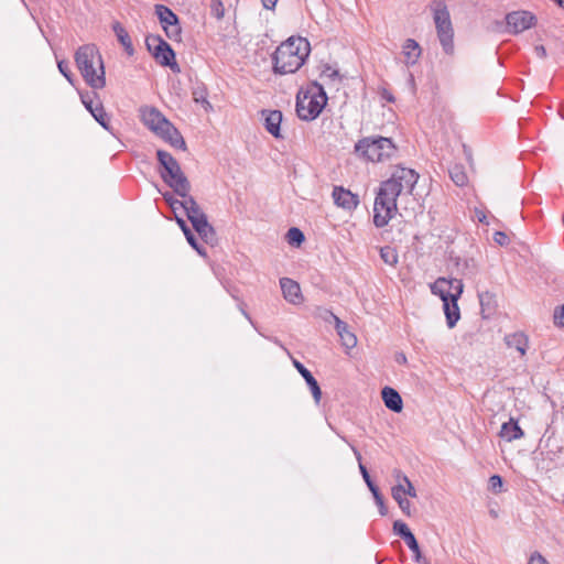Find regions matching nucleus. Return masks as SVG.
I'll return each mask as SVG.
<instances>
[{
    "label": "nucleus",
    "instance_id": "nucleus-1",
    "mask_svg": "<svg viewBox=\"0 0 564 564\" xmlns=\"http://www.w3.org/2000/svg\"><path fill=\"white\" fill-rule=\"evenodd\" d=\"M419 180L413 169L397 166L391 176L381 182L373 204V224L377 228L388 225L398 212L397 199L402 193L412 194Z\"/></svg>",
    "mask_w": 564,
    "mask_h": 564
},
{
    "label": "nucleus",
    "instance_id": "nucleus-2",
    "mask_svg": "<svg viewBox=\"0 0 564 564\" xmlns=\"http://www.w3.org/2000/svg\"><path fill=\"white\" fill-rule=\"evenodd\" d=\"M311 52L310 42L302 36H291L281 43L272 55L275 74H293L305 63Z\"/></svg>",
    "mask_w": 564,
    "mask_h": 564
},
{
    "label": "nucleus",
    "instance_id": "nucleus-3",
    "mask_svg": "<svg viewBox=\"0 0 564 564\" xmlns=\"http://www.w3.org/2000/svg\"><path fill=\"white\" fill-rule=\"evenodd\" d=\"M74 57L85 83L93 89H102L106 86V72L98 47L95 44L82 45Z\"/></svg>",
    "mask_w": 564,
    "mask_h": 564
},
{
    "label": "nucleus",
    "instance_id": "nucleus-4",
    "mask_svg": "<svg viewBox=\"0 0 564 564\" xmlns=\"http://www.w3.org/2000/svg\"><path fill=\"white\" fill-rule=\"evenodd\" d=\"M327 94L323 85L311 83L306 90H301L296 96V113L301 120L312 121L316 119L327 104Z\"/></svg>",
    "mask_w": 564,
    "mask_h": 564
},
{
    "label": "nucleus",
    "instance_id": "nucleus-5",
    "mask_svg": "<svg viewBox=\"0 0 564 564\" xmlns=\"http://www.w3.org/2000/svg\"><path fill=\"white\" fill-rule=\"evenodd\" d=\"M354 150L359 158L366 161L383 162L393 158L398 148L390 138L371 135L358 140Z\"/></svg>",
    "mask_w": 564,
    "mask_h": 564
},
{
    "label": "nucleus",
    "instance_id": "nucleus-6",
    "mask_svg": "<svg viewBox=\"0 0 564 564\" xmlns=\"http://www.w3.org/2000/svg\"><path fill=\"white\" fill-rule=\"evenodd\" d=\"M430 8L442 48L446 54L452 55L454 53V29L447 4L444 0H432Z\"/></svg>",
    "mask_w": 564,
    "mask_h": 564
},
{
    "label": "nucleus",
    "instance_id": "nucleus-7",
    "mask_svg": "<svg viewBox=\"0 0 564 564\" xmlns=\"http://www.w3.org/2000/svg\"><path fill=\"white\" fill-rule=\"evenodd\" d=\"M145 45L160 65L170 67L173 72H180V66L175 61V52L160 35H148L145 37Z\"/></svg>",
    "mask_w": 564,
    "mask_h": 564
},
{
    "label": "nucleus",
    "instance_id": "nucleus-8",
    "mask_svg": "<svg viewBox=\"0 0 564 564\" xmlns=\"http://www.w3.org/2000/svg\"><path fill=\"white\" fill-rule=\"evenodd\" d=\"M507 32L519 34L536 24L535 15L527 10L512 11L506 14Z\"/></svg>",
    "mask_w": 564,
    "mask_h": 564
},
{
    "label": "nucleus",
    "instance_id": "nucleus-9",
    "mask_svg": "<svg viewBox=\"0 0 564 564\" xmlns=\"http://www.w3.org/2000/svg\"><path fill=\"white\" fill-rule=\"evenodd\" d=\"M80 100L85 108L91 113L95 120L106 130H109V117L105 111L101 101L94 91L79 93Z\"/></svg>",
    "mask_w": 564,
    "mask_h": 564
},
{
    "label": "nucleus",
    "instance_id": "nucleus-10",
    "mask_svg": "<svg viewBox=\"0 0 564 564\" xmlns=\"http://www.w3.org/2000/svg\"><path fill=\"white\" fill-rule=\"evenodd\" d=\"M261 119L263 120V127L275 139H284L281 132V123L283 115L280 110L262 109L260 111Z\"/></svg>",
    "mask_w": 564,
    "mask_h": 564
},
{
    "label": "nucleus",
    "instance_id": "nucleus-11",
    "mask_svg": "<svg viewBox=\"0 0 564 564\" xmlns=\"http://www.w3.org/2000/svg\"><path fill=\"white\" fill-rule=\"evenodd\" d=\"M325 316H324V319L326 322H330V321H334L335 323V328H336V332L338 334V336L340 337V339L343 340V344L348 347V348H352L356 346L357 344V338L356 336L348 329V325L347 323L343 322L338 316H336L332 311H325Z\"/></svg>",
    "mask_w": 564,
    "mask_h": 564
},
{
    "label": "nucleus",
    "instance_id": "nucleus-12",
    "mask_svg": "<svg viewBox=\"0 0 564 564\" xmlns=\"http://www.w3.org/2000/svg\"><path fill=\"white\" fill-rule=\"evenodd\" d=\"M293 366L295 367V369L299 371V373L305 380L307 387L311 390L314 402L316 404H319L321 399H322V390H321V387H319L317 380L314 378L312 372L299 360L293 359Z\"/></svg>",
    "mask_w": 564,
    "mask_h": 564
},
{
    "label": "nucleus",
    "instance_id": "nucleus-13",
    "mask_svg": "<svg viewBox=\"0 0 564 564\" xmlns=\"http://www.w3.org/2000/svg\"><path fill=\"white\" fill-rule=\"evenodd\" d=\"M156 134L164 141L169 142L172 147L186 150L184 138L170 121H167L164 127H159V132Z\"/></svg>",
    "mask_w": 564,
    "mask_h": 564
},
{
    "label": "nucleus",
    "instance_id": "nucleus-14",
    "mask_svg": "<svg viewBox=\"0 0 564 564\" xmlns=\"http://www.w3.org/2000/svg\"><path fill=\"white\" fill-rule=\"evenodd\" d=\"M333 198L337 206L348 210L355 209L359 204L358 195L340 186L334 187Z\"/></svg>",
    "mask_w": 564,
    "mask_h": 564
},
{
    "label": "nucleus",
    "instance_id": "nucleus-15",
    "mask_svg": "<svg viewBox=\"0 0 564 564\" xmlns=\"http://www.w3.org/2000/svg\"><path fill=\"white\" fill-rule=\"evenodd\" d=\"M280 286L283 293V297L290 302L291 304H301L303 301V296L301 293V288L297 282L290 278H281Z\"/></svg>",
    "mask_w": 564,
    "mask_h": 564
},
{
    "label": "nucleus",
    "instance_id": "nucleus-16",
    "mask_svg": "<svg viewBox=\"0 0 564 564\" xmlns=\"http://www.w3.org/2000/svg\"><path fill=\"white\" fill-rule=\"evenodd\" d=\"M163 182L178 196H185L186 192H191V183L183 171L167 177L163 175Z\"/></svg>",
    "mask_w": 564,
    "mask_h": 564
},
{
    "label": "nucleus",
    "instance_id": "nucleus-17",
    "mask_svg": "<svg viewBox=\"0 0 564 564\" xmlns=\"http://www.w3.org/2000/svg\"><path fill=\"white\" fill-rule=\"evenodd\" d=\"M381 398L387 409L400 413L403 410V401L400 393L391 387H384L381 390Z\"/></svg>",
    "mask_w": 564,
    "mask_h": 564
},
{
    "label": "nucleus",
    "instance_id": "nucleus-18",
    "mask_svg": "<svg viewBox=\"0 0 564 564\" xmlns=\"http://www.w3.org/2000/svg\"><path fill=\"white\" fill-rule=\"evenodd\" d=\"M142 118L144 124L153 132H159V127H164L169 121L158 109L149 108L143 110Z\"/></svg>",
    "mask_w": 564,
    "mask_h": 564
},
{
    "label": "nucleus",
    "instance_id": "nucleus-19",
    "mask_svg": "<svg viewBox=\"0 0 564 564\" xmlns=\"http://www.w3.org/2000/svg\"><path fill=\"white\" fill-rule=\"evenodd\" d=\"M505 343L508 348L516 349L521 357L527 354L529 348V338L522 332H517L505 336Z\"/></svg>",
    "mask_w": 564,
    "mask_h": 564
},
{
    "label": "nucleus",
    "instance_id": "nucleus-20",
    "mask_svg": "<svg viewBox=\"0 0 564 564\" xmlns=\"http://www.w3.org/2000/svg\"><path fill=\"white\" fill-rule=\"evenodd\" d=\"M499 435L507 442H513L524 436L523 430L519 426L518 421L510 417L508 422L501 425Z\"/></svg>",
    "mask_w": 564,
    "mask_h": 564
},
{
    "label": "nucleus",
    "instance_id": "nucleus-21",
    "mask_svg": "<svg viewBox=\"0 0 564 564\" xmlns=\"http://www.w3.org/2000/svg\"><path fill=\"white\" fill-rule=\"evenodd\" d=\"M402 54L405 57V64L413 66L417 63L422 54V48L415 40L406 39L402 45Z\"/></svg>",
    "mask_w": 564,
    "mask_h": 564
},
{
    "label": "nucleus",
    "instance_id": "nucleus-22",
    "mask_svg": "<svg viewBox=\"0 0 564 564\" xmlns=\"http://www.w3.org/2000/svg\"><path fill=\"white\" fill-rule=\"evenodd\" d=\"M457 302L458 300L454 299L443 302V310L448 328H454L460 318V310Z\"/></svg>",
    "mask_w": 564,
    "mask_h": 564
},
{
    "label": "nucleus",
    "instance_id": "nucleus-23",
    "mask_svg": "<svg viewBox=\"0 0 564 564\" xmlns=\"http://www.w3.org/2000/svg\"><path fill=\"white\" fill-rule=\"evenodd\" d=\"M175 220H176V224L178 225V227L181 228V230L183 231L189 246L193 249H195L199 256L206 257L207 256L206 249L202 245L198 243L195 235L192 232V230L187 226L184 218H182L180 216H175Z\"/></svg>",
    "mask_w": 564,
    "mask_h": 564
},
{
    "label": "nucleus",
    "instance_id": "nucleus-24",
    "mask_svg": "<svg viewBox=\"0 0 564 564\" xmlns=\"http://www.w3.org/2000/svg\"><path fill=\"white\" fill-rule=\"evenodd\" d=\"M112 31L115 32L118 42L123 46L126 53L129 56H132L134 54L133 44L124 26L120 22L116 21L112 24Z\"/></svg>",
    "mask_w": 564,
    "mask_h": 564
},
{
    "label": "nucleus",
    "instance_id": "nucleus-25",
    "mask_svg": "<svg viewBox=\"0 0 564 564\" xmlns=\"http://www.w3.org/2000/svg\"><path fill=\"white\" fill-rule=\"evenodd\" d=\"M154 10L164 30L178 23V17L169 7L155 4Z\"/></svg>",
    "mask_w": 564,
    "mask_h": 564
},
{
    "label": "nucleus",
    "instance_id": "nucleus-26",
    "mask_svg": "<svg viewBox=\"0 0 564 564\" xmlns=\"http://www.w3.org/2000/svg\"><path fill=\"white\" fill-rule=\"evenodd\" d=\"M192 97L196 104H200L206 111L213 109L208 101V90L204 83H196L192 89Z\"/></svg>",
    "mask_w": 564,
    "mask_h": 564
},
{
    "label": "nucleus",
    "instance_id": "nucleus-27",
    "mask_svg": "<svg viewBox=\"0 0 564 564\" xmlns=\"http://www.w3.org/2000/svg\"><path fill=\"white\" fill-rule=\"evenodd\" d=\"M456 267L467 278H474L478 273V263L474 258H457Z\"/></svg>",
    "mask_w": 564,
    "mask_h": 564
},
{
    "label": "nucleus",
    "instance_id": "nucleus-28",
    "mask_svg": "<svg viewBox=\"0 0 564 564\" xmlns=\"http://www.w3.org/2000/svg\"><path fill=\"white\" fill-rule=\"evenodd\" d=\"M447 279L438 278L432 285L431 291L434 295H438L443 302L452 299L451 285Z\"/></svg>",
    "mask_w": 564,
    "mask_h": 564
},
{
    "label": "nucleus",
    "instance_id": "nucleus-29",
    "mask_svg": "<svg viewBox=\"0 0 564 564\" xmlns=\"http://www.w3.org/2000/svg\"><path fill=\"white\" fill-rule=\"evenodd\" d=\"M481 312L492 314L497 307L496 295L489 291L478 293Z\"/></svg>",
    "mask_w": 564,
    "mask_h": 564
},
{
    "label": "nucleus",
    "instance_id": "nucleus-30",
    "mask_svg": "<svg viewBox=\"0 0 564 564\" xmlns=\"http://www.w3.org/2000/svg\"><path fill=\"white\" fill-rule=\"evenodd\" d=\"M448 173L455 185L463 187L467 184L468 177L463 165L454 164L449 167Z\"/></svg>",
    "mask_w": 564,
    "mask_h": 564
},
{
    "label": "nucleus",
    "instance_id": "nucleus-31",
    "mask_svg": "<svg viewBox=\"0 0 564 564\" xmlns=\"http://www.w3.org/2000/svg\"><path fill=\"white\" fill-rule=\"evenodd\" d=\"M381 260L391 267H395L399 261V256L395 248L391 246H383L380 248Z\"/></svg>",
    "mask_w": 564,
    "mask_h": 564
},
{
    "label": "nucleus",
    "instance_id": "nucleus-32",
    "mask_svg": "<svg viewBox=\"0 0 564 564\" xmlns=\"http://www.w3.org/2000/svg\"><path fill=\"white\" fill-rule=\"evenodd\" d=\"M394 474V477L398 479V480H402L404 482V492H405V496H409V497H416V489L414 488L413 484L411 482V480L399 469H395L393 471Z\"/></svg>",
    "mask_w": 564,
    "mask_h": 564
},
{
    "label": "nucleus",
    "instance_id": "nucleus-33",
    "mask_svg": "<svg viewBox=\"0 0 564 564\" xmlns=\"http://www.w3.org/2000/svg\"><path fill=\"white\" fill-rule=\"evenodd\" d=\"M393 532L400 538H402L404 542L414 535L412 531L409 529L408 524L401 520H397L393 522Z\"/></svg>",
    "mask_w": 564,
    "mask_h": 564
},
{
    "label": "nucleus",
    "instance_id": "nucleus-34",
    "mask_svg": "<svg viewBox=\"0 0 564 564\" xmlns=\"http://www.w3.org/2000/svg\"><path fill=\"white\" fill-rule=\"evenodd\" d=\"M286 239L290 245L300 246L305 240V236L301 229L292 227L288 230Z\"/></svg>",
    "mask_w": 564,
    "mask_h": 564
},
{
    "label": "nucleus",
    "instance_id": "nucleus-35",
    "mask_svg": "<svg viewBox=\"0 0 564 564\" xmlns=\"http://www.w3.org/2000/svg\"><path fill=\"white\" fill-rule=\"evenodd\" d=\"M156 159L160 164V170H163L164 167L177 162V160L171 153L164 150L156 151Z\"/></svg>",
    "mask_w": 564,
    "mask_h": 564
},
{
    "label": "nucleus",
    "instance_id": "nucleus-36",
    "mask_svg": "<svg viewBox=\"0 0 564 564\" xmlns=\"http://www.w3.org/2000/svg\"><path fill=\"white\" fill-rule=\"evenodd\" d=\"M352 448V452L356 456V459L358 460V464H359V470H360V474L367 485V487L373 485V480L371 479L370 475H369V471L367 469V467L362 464L361 462V454L360 452L356 448V447H351Z\"/></svg>",
    "mask_w": 564,
    "mask_h": 564
},
{
    "label": "nucleus",
    "instance_id": "nucleus-37",
    "mask_svg": "<svg viewBox=\"0 0 564 564\" xmlns=\"http://www.w3.org/2000/svg\"><path fill=\"white\" fill-rule=\"evenodd\" d=\"M447 283H449L448 285H451V291H452V299L454 300H459L462 293H463V290H464V284L462 282L460 279H447Z\"/></svg>",
    "mask_w": 564,
    "mask_h": 564
},
{
    "label": "nucleus",
    "instance_id": "nucleus-38",
    "mask_svg": "<svg viewBox=\"0 0 564 564\" xmlns=\"http://www.w3.org/2000/svg\"><path fill=\"white\" fill-rule=\"evenodd\" d=\"M210 14L217 20L224 18L225 8L221 0H210Z\"/></svg>",
    "mask_w": 564,
    "mask_h": 564
},
{
    "label": "nucleus",
    "instance_id": "nucleus-39",
    "mask_svg": "<svg viewBox=\"0 0 564 564\" xmlns=\"http://www.w3.org/2000/svg\"><path fill=\"white\" fill-rule=\"evenodd\" d=\"M405 544L408 545V547L413 552V557H414V561L416 563H420L421 560H422V554H421V550H420V546H419V542L415 538V535L411 536L410 539H408L405 541Z\"/></svg>",
    "mask_w": 564,
    "mask_h": 564
},
{
    "label": "nucleus",
    "instance_id": "nucleus-40",
    "mask_svg": "<svg viewBox=\"0 0 564 564\" xmlns=\"http://www.w3.org/2000/svg\"><path fill=\"white\" fill-rule=\"evenodd\" d=\"M194 230L197 234H202V229H207L210 234L213 231V226L208 223L207 216H200V218H195V221L192 224Z\"/></svg>",
    "mask_w": 564,
    "mask_h": 564
},
{
    "label": "nucleus",
    "instance_id": "nucleus-41",
    "mask_svg": "<svg viewBox=\"0 0 564 564\" xmlns=\"http://www.w3.org/2000/svg\"><path fill=\"white\" fill-rule=\"evenodd\" d=\"M57 67L61 74L67 79V82L74 85V75L68 66V63L66 61H58Z\"/></svg>",
    "mask_w": 564,
    "mask_h": 564
},
{
    "label": "nucleus",
    "instance_id": "nucleus-42",
    "mask_svg": "<svg viewBox=\"0 0 564 564\" xmlns=\"http://www.w3.org/2000/svg\"><path fill=\"white\" fill-rule=\"evenodd\" d=\"M183 199H182V204L184 206H182V209H184V212H188V210H192V209H195L197 207H199L198 203L196 202V199L189 194V192H186V195L185 196H181Z\"/></svg>",
    "mask_w": 564,
    "mask_h": 564
},
{
    "label": "nucleus",
    "instance_id": "nucleus-43",
    "mask_svg": "<svg viewBox=\"0 0 564 564\" xmlns=\"http://www.w3.org/2000/svg\"><path fill=\"white\" fill-rule=\"evenodd\" d=\"M503 480L502 477L499 475H492L489 478V489L496 494L500 492L502 490Z\"/></svg>",
    "mask_w": 564,
    "mask_h": 564
},
{
    "label": "nucleus",
    "instance_id": "nucleus-44",
    "mask_svg": "<svg viewBox=\"0 0 564 564\" xmlns=\"http://www.w3.org/2000/svg\"><path fill=\"white\" fill-rule=\"evenodd\" d=\"M391 495L397 502L405 499L404 485L399 482L398 485L393 486L391 489Z\"/></svg>",
    "mask_w": 564,
    "mask_h": 564
},
{
    "label": "nucleus",
    "instance_id": "nucleus-45",
    "mask_svg": "<svg viewBox=\"0 0 564 564\" xmlns=\"http://www.w3.org/2000/svg\"><path fill=\"white\" fill-rule=\"evenodd\" d=\"M180 171H182L181 165L178 162H176L170 166L164 167L163 170H159V173H160L161 178L163 180V175L165 177H167L170 175L172 176V175H174V173H178Z\"/></svg>",
    "mask_w": 564,
    "mask_h": 564
},
{
    "label": "nucleus",
    "instance_id": "nucleus-46",
    "mask_svg": "<svg viewBox=\"0 0 564 564\" xmlns=\"http://www.w3.org/2000/svg\"><path fill=\"white\" fill-rule=\"evenodd\" d=\"M200 239L209 245H214L217 240L215 228L213 227V231L209 234L207 229H202V234H198Z\"/></svg>",
    "mask_w": 564,
    "mask_h": 564
},
{
    "label": "nucleus",
    "instance_id": "nucleus-47",
    "mask_svg": "<svg viewBox=\"0 0 564 564\" xmlns=\"http://www.w3.org/2000/svg\"><path fill=\"white\" fill-rule=\"evenodd\" d=\"M187 219L193 224L195 221V218H200V216H206V214L203 212V209L199 207L188 210L185 213Z\"/></svg>",
    "mask_w": 564,
    "mask_h": 564
},
{
    "label": "nucleus",
    "instance_id": "nucleus-48",
    "mask_svg": "<svg viewBox=\"0 0 564 564\" xmlns=\"http://www.w3.org/2000/svg\"><path fill=\"white\" fill-rule=\"evenodd\" d=\"M494 241L499 246H507L509 243V237L503 231H496L494 234Z\"/></svg>",
    "mask_w": 564,
    "mask_h": 564
},
{
    "label": "nucleus",
    "instance_id": "nucleus-49",
    "mask_svg": "<svg viewBox=\"0 0 564 564\" xmlns=\"http://www.w3.org/2000/svg\"><path fill=\"white\" fill-rule=\"evenodd\" d=\"M339 76L338 70L333 69L329 65H326L322 72V77H327L330 80L337 79Z\"/></svg>",
    "mask_w": 564,
    "mask_h": 564
},
{
    "label": "nucleus",
    "instance_id": "nucleus-50",
    "mask_svg": "<svg viewBox=\"0 0 564 564\" xmlns=\"http://www.w3.org/2000/svg\"><path fill=\"white\" fill-rule=\"evenodd\" d=\"M165 32L170 39H174V40L177 39L181 35L180 22L177 24H175V26L166 28Z\"/></svg>",
    "mask_w": 564,
    "mask_h": 564
},
{
    "label": "nucleus",
    "instance_id": "nucleus-51",
    "mask_svg": "<svg viewBox=\"0 0 564 564\" xmlns=\"http://www.w3.org/2000/svg\"><path fill=\"white\" fill-rule=\"evenodd\" d=\"M399 508L402 510V512L410 517L411 516V502L405 498L398 502Z\"/></svg>",
    "mask_w": 564,
    "mask_h": 564
},
{
    "label": "nucleus",
    "instance_id": "nucleus-52",
    "mask_svg": "<svg viewBox=\"0 0 564 564\" xmlns=\"http://www.w3.org/2000/svg\"><path fill=\"white\" fill-rule=\"evenodd\" d=\"M528 564H549V563L540 553H534L531 555Z\"/></svg>",
    "mask_w": 564,
    "mask_h": 564
},
{
    "label": "nucleus",
    "instance_id": "nucleus-53",
    "mask_svg": "<svg viewBox=\"0 0 564 564\" xmlns=\"http://www.w3.org/2000/svg\"><path fill=\"white\" fill-rule=\"evenodd\" d=\"M554 319L558 325L564 326V305L560 311H555Z\"/></svg>",
    "mask_w": 564,
    "mask_h": 564
},
{
    "label": "nucleus",
    "instance_id": "nucleus-54",
    "mask_svg": "<svg viewBox=\"0 0 564 564\" xmlns=\"http://www.w3.org/2000/svg\"><path fill=\"white\" fill-rule=\"evenodd\" d=\"M376 501V505L378 506L379 508V513L384 517L387 516L388 513V508L387 506L384 505V500H383V497L380 498V500H375Z\"/></svg>",
    "mask_w": 564,
    "mask_h": 564
},
{
    "label": "nucleus",
    "instance_id": "nucleus-55",
    "mask_svg": "<svg viewBox=\"0 0 564 564\" xmlns=\"http://www.w3.org/2000/svg\"><path fill=\"white\" fill-rule=\"evenodd\" d=\"M368 489L371 491L375 500H380L383 497L376 484L369 486Z\"/></svg>",
    "mask_w": 564,
    "mask_h": 564
},
{
    "label": "nucleus",
    "instance_id": "nucleus-56",
    "mask_svg": "<svg viewBox=\"0 0 564 564\" xmlns=\"http://www.w3.org/2000/svg\"><path fill=\"white\" fill-rule=\"evenodd\" d=\"M368 489L371 491L375 500H380L383 497L376 484L369 486Z\"/></svg>",
    "mask_w": 564,
    "mask_h": 564
},
{
    "label": "nucleus",
    "instance_id": "nucleus-57",
    "mask_svg": "<svg viewBox=\"0 0 564 564\" xmlns=\"http://www.w3.org/2000/svg\"><path fill=\"white\" fill-rule=\"evenodd\" d=\"M534 53L540 58H545L546 57V48L543 45H536L534 47Z\"/></svg>",
    "mask_w": 564,
    "mask_h": 564
},
{
    "label": "nucleus",
    "instance_id": "nucleus-58",
    "mask_svg": "<svg viewBox=\"0 0 564 564\" xmlns=\"http://www.w3.org/2000/svg\"><path fill=\"white\" fill-rule=\"evenodd\" d=\"M162 196H163V199L165 200V203H166L170 207H173V202H174V199H176V198L174 197V195H173L172 193H170V192H165V193H163V194H162Z\"/></svg>",
    "mask_w": 564,
    "mask_h": 564
},
{
    "label": "nucleus",
    "instance_id": "nucleus-59",
    "mask_svg": "<svg viewBox=\"0 0 564 564\" xmlns=\"http://www.w3.org/2000/svg\"><path fill=\"white\" fill-rule=\"evenodd\" d=\"M238 306H239V311L241 312V314L252 324V318L245 308L246 304L242 301H240Z\"/></svg>",
    "mask_w": 564,
    "mask_h": 564
},
{
    "label": "nucleus",
    "instance_id": "nucleus-60",
    "mask_svg": "<svg viewBox=\"0 0 564 564\" xmlns=\"http://www.w3.org/2000/svg\"><path fill=\"white\" fill-rule=\"evenodd\" d=\"M262 1V4L265 9L268 10H272L274 9L278 0H261Z\"/></svg>",
    "mask_w": 564,
    "mask_h": 564
},
{
    "label": "nucleus",
    "instance_id": "nucleus-61",
    "mask_svg": "<svg viewBox=\"0 0 564 564\" xmlns=\"http://www.w3.org/2000/svg\"><path fill=\"white\" fill-rule=\"evenodd\" d=\"M182 206H184V205L182 204V200H180V199H177V198H176V199H174V202H173V207H170V208H171V209H172V212L175 214V216H177L176 212H177L178 209H182Z\"/></svg>",
    "mask_w": 564,
    "mask_h": 564
},
{
    "label": "nucleus",
    "instance_id": "nucleus-62",
    "mask_svg": "<svg viewBox=\"0 0 564 564\" xmlns=\"http://www.w3.org/2000/svg\"><path fill=\"white\" fill-rule=\"evenodd\" d=\"M382 98H384L388 102H394L395 98L394 96L387 89L382 91Z\"/></svg>",
    "mask_w": 564,
    "mask_h": 564
},
{
    "label": "nucleus",
    "instance_id": "nucleus-63",
    "mask_svg": "<svg viewBox=\"0 0 564 564\" xmlns=\"http://www.w3.org/2000/svg\"><path fill=\"white\" fill-rule=\"evenodd\" d=\"M476 216H477L478 221L487 223L486 221V219H487L486 214L482 210L476 209Z\"/></svg>",
    "mask_w": 564,
    "mask_h": 564
},
{
    "label": "nucleus",
    "instance_id": "nucleus-64",
    "mask_svg": "<svg viewBox=\"0 0 564 564\" xmlns=\"http://www.w3.org/2000/svg\"><path fill=\"white\" fill-rule=\"evenodd\" d=\"M395 361H397L398 364H405V362H406V357H405V355H404L403 352H398V354L395 355Z\"/></svg>",
    "mask_w": 564,
    "mask_h": 564
}]
</instances>
